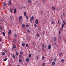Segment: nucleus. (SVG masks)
Segmentation results:
<instances>
[{
	"label": "nucleus",
	"mask_w": 66,
	"mask_h": 66,
	"mask_svg": "<svg viewBox=\"0 0 66 66\" xmlns=\"http://www.w3.org/2000/svg\"><path fill=\"white\" fill-rule=\"evenodd\" d=\"M48 49H51V45H49L48 46Z\"/></svg>",
	"instance_id": "obj_8"
},
{
	"label": "nucleus",
	"mask_w": 66,
	"mask_h": 66,
	"mask_svg": "<svg viewBox=\"0 0 66 66\" xmlns=\"http://www.w3.org/2000/svg\"><path fill=\"white\" fill-rule=\"evenodd\" d=\"M39 35L38 34H37L36 35V36L37 37H38V36H39Z\"/></svg>",
	"instance_id": "obj_35"
},
{
	"label": "nucleus",
	"mask_w": 66,
	"mask_h": 66,
	"mask_svg": "<svg viewBox=\"0 0 66 66\" xmlns=\"http://www.w3.org/2000/svg\"><path fill=\"white\" fill-rule=\"evenodd\" d=\"M45 59V57L44 56H43L42 57V60H44Z\"/></svg>",
	"instance_id": "obj_22"
},
{
	"label": "nucleus",
	"mask_w": 66,
	"mask_h": 66,
	"mask_svg": "<svg viewBox=\"0 0 66 66\" xmlns=\"http://www.w3.org/2000/svg\"><path fill=\"white\" fill-rule=\"evenodd\" d=\"M13 48L15 49L16 48V45H15V44H13Z\"/></svg>",
	"instance_id": "obj_5"
},
{
	"label": "nucleus",
	"mask_w": 66,
	"mask_h": 66,
	"mask_svg": "<svg viewBox=\"0 0 66 66\" xmlns=\"http://www.w3.org/2000/svg\"><path fill=\"white\" fill-rule=\"evenodd\" d=\"M0 30H2V27H0Z\"/></svg>",
	"instance_id": "obj_44"
},
{
	"label": "nucleus",
	"mask_w": 66,
	"mask_h": 66,
	"mask_svg": "<svg viewBox=\"0 0 66 66\" xmlns=\"http://www.w3.org/2000/svg\"><path fill=\"white\" fill-rule=\"evenodd\" d=\"M14 36L15 37V38H16V37H17V35H16L15 34H14Z\"/></svg>",
	"instance_id": "obj_23"
},
{
	"label": "nucleus",
	"mask_w": 66,
	"mask_h": 66,
	"mask_svg": "<svg viewBox=\"0 0 66 66\" xmlns=\"http://www.w3.org/2000/svg\"><path fill=\"white\" fill-rule=\"evenodd\" d=\"M24 45H25V43H23L22 44V46H24Z\"/></svg>",
	"instance_id": "obj_21"
},
{
	"label": "nucleus",
	"mask_w": 66,
	"mask_h": 66,
	"mask_svg": "<svg viewBox=\"0 0 66 66\" xmlns=\"http://www.w3.org/2000/svg\"><path fill=\"white\" fill-rule=\"evenodd\" d=\"M16 9H14V14H15L16 13Z\"/></svg>",
	"instance_id": "obj_15"
},
{
	"label": "nucleus",
	"mask_w": 66,
	"mask_h": 66,
	"mask_svg": "<svg viewBox=\"0 0 66 66\" xmlns=\"http://www.w3.org/2000/svg\"><path fill=\"white\" fill-rule=\"evenodd\" d=\"M52 9L53 10H55V7L53 6H52Z\"/></svg>",
	"instance_id": "obj_14"
},
{
	"label": "nucleus",
	"mask_w": 66,
	"mask_h": 66,
	"mask_svg": "<svg viewBox=\"0 0 66 66\" xmlns=\"http://www.w3.org/2000/svg\"><path fill=\"white\" fill-rule=\"evenodd\" d=\"M4 52H5L6 53H7V51L6 50H4Z\"/></svg>",
	"instance_id": "obj_18"
},
{
	"label": "nucleus",
	"mask_w": 66,
	"mask_h": 66,
	"mask_svg": "<svg viewBox=\"0 0 66 66\" xmlns=\"http://www.w3.org/2000/svg\"><path fill=\"white\" fill-rule=\"evenodd\" d=\"M9 4H11V1H9Z\"/></svg>",
	"instance_id": "obj_27"
},
{
	"label": "nucleus",
	"mask_w": 66,
	"mask_h": 66,
	"mask_svg": "<svg viewBox=\"0 0 66 66\" xmlns=\"http://www.w3.org/2000/svg\"><path fill=\"white\" fill-rule=\"evenodd\" d=\"M47 13H48V14H49V11H47Z\"/></svg>",
	"instance_id": "obj_57"
},
{
	"label": "nucleus",
	"mask_w": 66,
	"mask_h": 66,
	"mask_svg": "<svg viewBox=\"0 0 66 66\" xmlns=\"http://www.w3.org/2000/svg\"><path fill=\"white\" fill-rule=\"evenodd\" d=\"M58 22L59 24H60V20H58Z\"/></svg>",
	"instance_id": "obj_43"
},
{
	"label": "nucleus",
	"mask_w": 66,
	"mask_h": 66,
	"mask_svg": "<svg viewBox=\"0 0 66 66\" xmlns=\"http://www.w3.org/2000/svg\"><path fill=\"white\" fill-rule=\"evenodd\" d=\"M61 61L62 62H64V60L63 59H62L61 60Z\"/></svg>",
	"instance_id": "obj_48"
},
{
	"label": "nucleus",
	"mask_w": 66,
	"mask_h": 66,
	"mask_svg": "<svg viewBox=\"0 0 66 66\" xmlns=\"http://www.w3.org/2000/svg\"><path fill=\"white\" fill-rule=\"evenodd\" d=\"M63 24L62 26H63V27H64V25H66V22H65V21H63Z\"/></svg>",
	"instance_id": "obj_3"
},
{
	"label": "nucleus",
	"mask_w": 66,
	"mask_h": 66,
	"mask_svg": "<svg viewBox=\"0 0 66 66\" xmlns=\"http://www.w3.org/2000/svg\"><path fill=\"white\" fill-rule=\"evenodd\" d=\"M3 6H6V4H5V3H4L3 4Z\"/></svg>",
	"instance_id": "obj_31"
},
{
	"label": "nucleus",
	"mask_w": 66,
	"mask_h": 66,
	"mask_svg": "<svg viewBox=\"0 0 66 66\" xmlns=\"http://www.w3.org/2000/svg\"><path fill=\"white\" fill-rule=\"evenodd\" d=\"M26 47H29V45H28V44H26Z\"/></svg>",
	"instance_id": "obj_33"
},
{
	"label": "nucleus",
	"mask_w": 66,
	"mask_h": 66,
	"mask_svg": "<svg viewBox=\"0 0 66 66\" xmlns=\"http://www.w3.org/2000/svg\"><path fill=\"white\" fill-rule=\"evenodd\" d=\"M35 23L37 24H38V20L37 19H36L35 20Z\"/></svg>",
	"instance_id": "obj_2"
},
{
	"label": "nucleus",
	"mask_w": 66,
	"mask_h": 66,
	"mask_svg": "<svg viewBox=\"0 0 66 66\" xmlns=\"http://www.w3.org/2000/svg\"><path fill=\"white\" fill-rule=\"evenodd\" d=\"M27 31L28 33H30V30H28Z\"/></svg>",
	"instance_id": "obj_47"
},
{
	"label": "nucleus",
	"mask_w": 66,
	"mask_h": 66,
	"mask_svg": "<svg viewBox=\"0 0 66 66\" xmlns=\"http://www.w3.org/2000/svg\"><path fill=\"white\" fill-rule=\"evenodd\" d=\"M36 59H38V56H37V57Z\"/></svg>",
	"instance_id": "obj_50"
},
{
	"label": "nucleus",
	"mask_w": 66,
	"mask_h": 66,
	"mask_svg": "<svg viewBox=\"0 0 66 66\" xmlns=\"http://www.w3.org/2000/svg\"><path fill=\"white\" fill-rule=\"evenodd\" d=\"M42 12H43V11H42Z\"/></svg>",
	"instance_id": "obj_64"
},
{
	"label": "nucleus",
	"mask_w": 66,
	"mask_h": 66,
	"mask_svg": "<svg viewBox=\"0 0 66 66\" xmlns=\"http://www.w3.org/2000/svg\"><path fill=\"white\" fill-rule=\"evenodd\" d=\"M42 46L43 47H44V46H45V45H44V44H43Z\"/></svg>",
	"instance_id": "obj_36"
},
{
	"label": "nucleus",
	"mask_w": 66,
	"mask_h": 66,
	"mask_svg": "<svg viewBox=\"0 0 66 66\" xmlns=\"http://www.w3.org/2000/svg\"><path fill=\"white\" fill-rule=\"evenodd\" d=\"M20 54L22 55L23 54V52H22L21 51L20 52Z\"/></svg>",
	"instance_id": "obj_25"
},
{
	"label": "nucleus",
	"mask_w": 66,
	"mask_h": 66,
	"mask_svg": "<svg viewBox=\"0 0 66 66\" xmlns=\"http://www.w3.org/2000/svg\"><path fill=\"white\" fill-rule=\"evenodd\" d=\"M57 9H59V8L58 7H57Z\"/></svg>",
	"instance_id": "obj_63"
},
{
	"label": "nucleus",
	"mask_w": 66,
	"mask_h": 66,
	"mask_svg": "<svg viewBox=\"0 0 66 66\" xmlns=\"http://www.w3.org/2000/svg\"><path fill=\"white\" fill-rule=\"evenodd\" d=\"M26 27H29V25H26Z\"/></svg>",
	"instance_id": "obj_46"
},
{
	"label": "nucleus",
	"mask_w": 66,
	"mask_h": 66,
	"mask_svg": "<svg viewBox=\"0 0 66 66\" xmlns=\"http://www.w3.org/2000/svg\"><path fill=\"white\" fill-rule=\"evenodd\" d=\"M22 27L23 28V29H24L25 28V25H24V24H22Z\"/></svg>",
	"instance_id": "obj_6"
},
{
	"label": "nucleus",
	"mask_w": 66,
	"mask_h": 66,
	"mask_svg": "<svg viewBox=\"0 0 66 66\" xmlns=\"http://www.w3.org/2000/svg\"><path fill=\"white\" fill-rule=\"evenodd\" d=\"M61 33V32H60V31H59V34H60Z\"/></svg>",
	"instance_id": "obj_49"
},
{
	"label": "nucleus",
	"mask_w": 66,
	"mask_h": 66,
	"mask_svg": "<svg viewBox=\"0 0 66 66\" xmlns=\"http://www.w3.org/2000/svg\"><path fill=\"white\" fill-rule=\"evenodd\" d=\"M54 44L55 45H56V43H54Z\"/></svg>",
	"instance_id": "obj_51"
},
{
	"label": "nucleus",
	"mask_w": 66,
	"mask_h": 66,
	"mask_svg": "<svg viewBox=\"0 0 66 66\" xmlns=\"http://www.w3.org/2000/svg\"><path fill=\"white\" fill-rule=\"evenodd\" d=\"M29 57H31V54H29Z\"/></svg>",
	"instance_id": "obj_34"
},
{
	"label": "nucleus",
	"mask_w": 66,
	"mask_h": 66,
	"mask_svg": "<svg viewBox=\"0 0 66 66\" xmlns=\"http://www.w3.org/2000/svg\"><path fill=\"white\" fill-rule=\"evenodd\" d=\"M51 24H55V22L54 21H53L52 22Z\"/></svg>",
	"instance_id": "obj_11"
},
{
	"label": "nucleus",
	"mask_w": 66,
	"mask_h": 66,
	"mask_svg": "<svg viewBox=\"0 0 66 66\" xmlns=\"http://www.w3.org/2000/svg\"><path fill=\"white\" fill-rule=\"evenodd\" d=\"M19 62H21L22 61V60H21V59H19Z\"/></svg>",
	"instance_id": "obj_24"
},
{
	"label": "nucleus",
	"mask_w": 66,
	"mask_h": 66,
	"mask_svg": "<svg viewBox=\"0 0 66 66\" xmlns=\"http://www.w3.org/2000/svg\"><path fill=\"white\" fill-rule=\"evenodd\" d=\"M30 21L31 22H32V20L30 19Z\"/></svg>",
	"instance_id": "obj_45"
},
{
	"label": "nucleus",
	"mask_w": 66,
	"mask_h": 66,
	"mask_svg": "<svg viewBox=\"0 0 66 66\" xmlns=\"http://www.w3.org/2000/svg\"><path fill=\"white\" fill-rule=\"evenodd\" d=\"M44 0H42V1H44ZM45 1H47V0H45Z\"/></svg>",
	"instance_id": "obj_60"
},
{
	"label": "nucleus",
	"mask_w": 66,
	"mask_h": 66,
	"mask_svg": "<svg viewBox=\"0 0 66 66\" xmlns=\"http://www.w3.org/2000/svg\"><path fill=\"white\" fill-rule=\"evenodd\" d=\"M45 63H44L42 65V66H45Z\"/></svg>",
	"instance_id": "obj_40"
},
{
	"label": "nucleus",
	"mask_w": 66,
	"mask_h": 66,
	"mask_svg": "<svg viewBox=\"0 0 66 66\" xmlns=\"http://www.w3.org/2000/svg\"><path fill=\"white\" fill-rule=\"evenodd\" d=\"M59 38H61V37L60 36H59Z\"/></svg>",
	"instance_id": "obj_58"
},
{
	"label": "nucleus",
	"mask_w": 66,
	"mask_h": 66,
	"mask_svg": "<svg viewBox=\"0 0 66 66\" xmlns=\"http://www.w3.org/2000/svg\"><path fill=\"white\" fill-rule=\"evenodd\" d=\"M12 50H14V47H12Z\"/></svg>",
	"instance_id": "obj_56"
},
{
	"label": "nucleus",
	"mask_w": 66,
	"mask_h": 66,
	"mask_svg": "<svg viewBox=\"0 0 66 66\" xmlns=\"http://www.w3.org/2000/svg\"><path fill=\"white\" fill-rule=\"evenodd\" d=\"M31 19L32 20H34V17H33V16H32L31 17Z\"/></svg>",
	"instance_id": "obj_20"
},
{
	"label": "nucleus",
	"mask_w": 66,
	"mask_h": 66,
	"mask_svg": "<svg viewBox=\"0 0 66 66\" xmlns=\"http://www.w3.org/2000/svg\"><path fill=\"white\" fill-rule=\"evenodd\" d=\"M2 55H4V54H5V53H4V52H2Z\"/></svg>",
	"instance_id": "obj_37"
},
{
	"label": "nucleus",
	"mask_w": 66,
	"mask_h": 66,
	"mask_svg": "<svg viewBox=\"0 0 66 66\" xmlns=\"http://www.w3.org/2000/svg\"><path fill=\"white\" fill-rule=\"evenodd\" d=\"M63 17L62 16H61V18H63Z\"/></svg>",
	"instance_id": "obj_55"
},
{
	"label": "nucleus",
	"mask_w": 66,
	"mask_h": 66,
	"mask_svg": "<svg viewBox=\"0 0 66 66\" xmlns=\"http://www.w3.org/2000/svg\"><path fill=\"white\" fill-rule=\"evenodd\" d=\"M24 16H26V12H24Z\"/></svg>",
	"instance_id": "obj_41"
},
{
	"label": "nucleus",
	"mask_w": 66,
	"mask_h": 66,
	"mask_svg": "<svg viewBox=\"0 0 66 66\" xmlns=\"http://www.w3.org/2000/svg\"><path fill=\"white\" fill-rule=\"evenodd\" d=\"M28 1L29 3H31V0H28Z\"/></svg>",
	"instance_id": "obj_12"
},
{
	"label": "nucleus",
	"mask_w": 66,
	"mask_h": 66,
	"mask_svg": "<svg viewBox=\"0 0 66 66\" xmlns=\"http://www.w3.org/2000/svg\"><path fill=\"white\" fill-rule=\"evenodd\" d=\"M26 62H28L29 61V58L27 57L26 59Z\"/></svg>",
	"instance_id": "obj_7"
},
{
	"label": "nucleus",
	"mask_w": 66,
	"mask_h": 66,
	"mask_svg": "<svg viewBox=\"0 0 66 66\" xmlns=\"http://www.w3.org/2000/svg\"><path fill=\"white\" fill-rule=\"evenodd\" d=\"M47 16H49V15L48 14L47 15Z\"/></svg>",
	"instance_id": "obj_62"
},
{
	"label": "nucleus",
	"mask_w": 66,
	"mask_h": 66,
	"mask_svg": "<svg viewBox=\"0 0 66 66\" xmlns=\"http://www.w3.org/2000/svg\"><path fill=\"white\" fill-rule=\"evenodd\" d=\"M19 57H21V55H19Z\"/></svg>",
	"instance_id": "obj_53"
},
{
	"label": "nucleus",
	"mask_w": 66,
	"mask_h": 66,
	"mask_svg": "<svg viewBox=\"0 0 66 66\" xmlns=\"http://www.w3.org/2000/svg\"><path fill=\"white\" fill-rule=\"evenodd\" d=\"M62 53L61 52L60 54H59V55L60 56H62Z\"/></svg>",
	"instance_id": "obj_28"
},
{
	"label": "nucleus",
	"mask_w": 66,
	"mask_h": 66,
	"mask_svg": "<svg viewBox=\"0 0 66 66\" xmlns=\"http://www.w3.org/2000/svg\"><path fill=\"white\" fill-rule=\"evenodd\" d=\"M63 28H64V26H62V28L61 29V31H63Z\"/></svg>",
	"instance_id": "obj_13"
},
{
	"label": "nucleus",
	"mask_w": 66,
	"mask_h": 66,
	"mask_svg": "<svg viewBox=\"0 0 66 66\" xmlns=\"http://www.w3.org/2000/svg\"><path fill=\"white\" fill-rule=\"evenodd\" d=\"M1 39L0 38V42H1Z\"/></svg>",
	"instance_id": "obj_54"
},
{
	"label": "nucleus",
	"mask_w": 66,
	"mask_h": 66,
	"mask_svg": "<svg viewBox=\"0 0 66 66\" xmlns=\"http://www.w3.org/2000/svg\"><path fill=\"white\" fill-rule=\"evenodd\" d=\"M34 26L36 27H37V25H36V24H34Z\"/></svg>",
	"instance_id": "obj_42"
},
{
	"label": "nucleus",
	"mask_w": 66,
	"mask_h": 66,
	"mask_svg": "<svg viewBox=\"0 0 66 66\" xmlns=\"http://www.w3.org/2000/svg\"><path fill=\"white\" fill-rule=\"evenodd\" d=\"M55 64V62L54 61H53L52 62V65L53 66H54Z\"/></svg>",
	"instance_id": "obj_9"
},
{
	"label": "nucleus",
	"mask_w": 66,
	"mask_h": 66,
	"mask_svg": "<svg viewBox=\"0 0 66 66\" xmlns=\"http://www.w3.org/2000/svg\"><path fill=\"white\" fill-rule=\"evenodd\" d=\"M3 34L4 36H5V32H3Z\"/></svg>",
	"instance_id": "obj_32"
},
{
	"label": "nucleus",
	"mask_w": 66,
	"mask_h": 66,
	"mask_svg": "<svg viewBox=\"0 0 66 66\" xmlns=\"http://www.w3.org/2000/svg\"><path fill=\"white\" fill-rule=\"evenodd\" d=\"M23 7L24 9H25V7H24V6H23Z\"/></svg>",
	"instance_id": "obj_52"
},
{
	"label": "nucleus",
	"mask_w": 66,
	"mask_h": 66,
	"mask_svg": "<svg viewBox=\"0 0 66 66\" xmlns=\"http://www.w3.org/2000/svg\"><path fill=\"white\" fill-rule=\"evenodd\" d=\"M16 55H17V56H18V53L17 52H16Z\"/></svg>",
	"instance_id": "obj_39"
},
{
	"label": "nucleus",
	"mask_w": 66,
	"mask_h": 66,
	"mask_svg": "<svg viewBox=\"0 0 66 66\" xmlns=\"http://www.w3.org/2000/svg\"><path fill=\"white\" fill-rule=\"evenodd\" d=\"M12 57L14 59H15V55H12Z\"/></svg>",
	"instance_id": "obj_19"
},
{
	"label": "nucleus",
	"mask_w": 66,
	"mask_h": 66,
	"mask_svg": "<svg viewBox=\"0 0 66 66\" xmlns=\"http://www.w3.org/2000/svg\"><path fill=\"white\" fill-rule=\"evenodd\" d=\"M63 15H64V16H65V14H64V13H63Z\"/></svg>",
	"instance_id": "obj_59"
},
{
	"label": "nucleus",
	"mask_w": 66,
	"mask_h": 66,
	"mask_svg": "<svg viewBox=\"0 0 66 66\" xmlns=\"http://www.w3.org/2000/svg\"><path fill=\"white\" fill-rule=\"evenodd\" d=\"M19 22H20V21L22 19V17L21 16H20L19 18Z\"/></svg>",
	"instance_id": "obj_1"
},
{
	"label": "nucleus",
	"mask_w": 66,
	"mask_h": 66,
	"mask_svg": "<svg viewBox=\"0 0 66 66\" xmlns=\"http://www.w3.org/2000/svg\"><path fill=\"white\" fill-rule=\"evenodd\" d=\"M28 18H29V16L28 15L26 16V19H28Z\"/></svg>",
	"instance_id": "obj_26"
},
{
	"label": "nucleus",
	"mask_w": 66,
	"mask_h": 66,
	"mask_svg": "<svg viewBox=\"0 0 66 66\" xmlns=\"http://www.w3.org/2000/svg\"><path fill=\"white\" fill-rule=\"evenodd\" d=\"M11 32H12V31H11V30H9V31L8 33L9 35H10V34L11 33Z\"/></svg>",
	"instance_id": "obj_4"
},
{
	"label": "nucleus",
	"mask_w": 66,
	"mask_h": 66,
	"mask_svg": "<svg viewBox=\"0 0 66 66\" xmlns=\"http://www.w3.org/2000/svg\"><path fill=\"white\" fill-rule=\"evenodd\" d=\"M7 60V58H6L5 59H4V62H5V61H6V60Z\"/></svg>",
	"instance_id": "obj_16"
},
{
	"label": "nucleus",
	"mask_w": 66,
	"mask_h": 66,
	"mask_svg": "<svg viewBox=\"0 0 66 66\" xmlns=\"http://www.w3.org/2000/svg\"><path fill=\"white\" fill-rule=\"evenodd\" d=\"M13 42H14V43H15L16 40V39H13Z\"/></svg>",
	"instance_id": "obj_17"
},
{
	"label": "nucleus",
	"mask_w": 66,
	"mask_h": 66,
	"mask_svg": "<svg viewBox=\"0 0 66 66\" xmlns=\"http://www.w3.org/2000/svg\"><path fill=\"white\" fill-rule=\"evenodd\" d=\"M17 66H20V65H18Z\"/></svg>",
	"instance_id": "obj_61"
},
{
	"label": "nucleus",
	"mask_w": 66,
	"mask_h": 66,
	"mask_svg": "<svg viewBox=\"0 0 66 66\" xmlns=\"http://www.w3.org/2000/svg\"><path fill=\"white\" fill-rule=\"evenodd\" d=\"M54 41H56V38L55 37H54Z\"/></svg>",
	"instance_id": "obj_10"
},
{
	"label": "nucleus",
	"mask_w": 66,
	"mask_h": 66,
	"mask_svg": "<svg viewBox=\"0 0 66 66\" xmlns=\"http://www.w3.org/2000/svg\"><path fill=\"white\" fill-rule=\"evenodd\" d=\"M10 11L11 13H12V12H13V10L12 9H10Z\"/></svg>",
	"instance_id": "obj_30"
},
{
	"label": "nucleus",
	"mask_w": 66,
	"mask_h": 66,
	"mask_svg": "<svg viewBox=\"0 0 66 66\" xmlns=\"http://www.w3.org/2000/svg\"><path fill=\"white\" fill-rule=\"evenodd\" d=\"M45 31H43L42 32V34H44V33H45Z\"/></svg>",
	"instance_id": "obj_38"
},
{
	"label": "nucleus",
	"mask_w": 66,
	"mask_h": 66,
	"mask_svg": "<svg viewBox=\"0 0 66 66\" xmlns=\"http://www.w3.org/2000/svg\"><path fill=\"white\" fill-rule=\"evenodd\" d=\"M56 57H55L54 58V61H56Z\"/></svg>",
	"instance_id": "obj_29"
}]
</instances>
